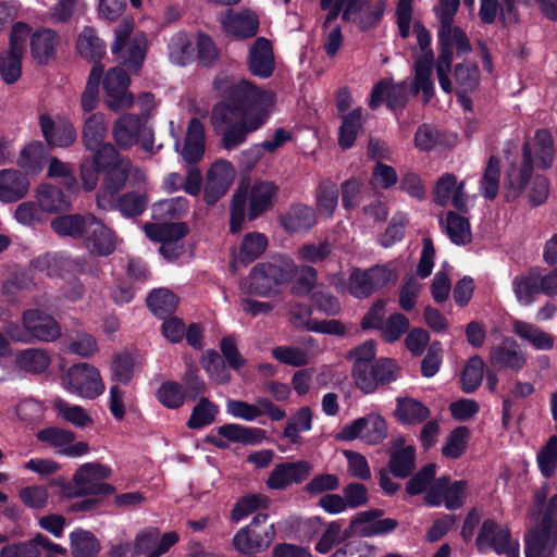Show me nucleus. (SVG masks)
<instances>
[{
  "label": "nucleus",
  "instance_id": "40",
  "mask_svg": "<svg viewBox=\"0 0 557 557\" xmlns=\"http://www.w3.org/2000/svg\"><path fill=\"white\" fill-rule=\"evenodd\" d=\"M16 366L30 374H42L51 366V357L41 348H26L21 350L15 358Z\"/></svg>",
  "mask_w": 557,
  "mask_h": 557
},
{
  "label": "nucleus",
  "instance_id": "46",
  "mask_svg": "<svg viewBox=\"0 0 557 557\" xmlns=\"http://www.w3.org/2000/svg\"><path fill=\"white\" fill-rule=\"evenodd\" d=\"M313 413L310 407L304 406L299 408L286 422L283 430V437L287 438L290 444L297 445L301 443L299 433L308 432L312 429Z\"/></svg>",
  "mask_w": 557,
  "mask_h": 557
},
{
  "label": "nucleus",
  "instance_id": "64",
  "mask_svg": "<svg viewBox=\"0 0 557 557\" xmlns=\"http://www.w3.org/2000/svg\"><path fill=\"white\" fill-rule=\"evenodd\" d=\"M536 461L542 475L550 479L557 469V436L552 435L540 449Z\"/></svg>",
  "mask_w": 557,
  "mask_h": 557
},
{
  "label": "nucleus",
  "instance_id": "29",
  "mask_svg": "<svg viewBox=\"0 0 557 557\" xmlns=\"http://www.w3.org/2000/svg\"><path fill=\"white\" fill-rule=\"evenodd\" d=\"M317 223L314 210L304 203L292 205L280 215V224L289 234L307 233Z\"/></svg>",
  "mask_w": 557,
  "mask_h": 557
},
{
  "label": "nucleus",
  "instance_id": "10",
  "mask_svg": "<svg viewBox=\"0 0 557 557\" xmlns=\"http://www.w3.org/2000/svg\"><path fill=\"white\" fill-rule=\"evenodd\" d=\"M62 380L72 394L87 399L97 398L106 388L99 370L87 362L71 366Z\"/></svg>",
  "mask_w": 557,
  "mask_h": 557
},
{
  "label": "nucleus",
  "instance_id": "30",
  "mask_svg": "<svg viewBox=\"0 0 557 557\" xmlns=\"http://www.w3.org/2000/svg\"><path fill=\"white\" fill-rule=\"evenodd\" d=\"M206 150V133L202 122L193 117L188 122L187 133L182 150V157L188 164L198 163Z\"/></svg>",
  "mask_w": 557,
  "mask_h": 557
},
{
  "label": "nucleus",
  "instance_id": "43",
  "mask_svg": "<svg viewBox=\"0 0 557 557\" xmlns=\"http://www.w3.org/2000/svg\"><path fill=\"white\" fill-rule=\"evenodd\" d=\"M450 145L446 133L440 131L434 125L423 123L414 133V146L421 151H432L444 149Z\"/></svg>",
  "mask_w": 557,
  "mask_h": 557
},
{
  "label": "nucleus",
  "instance_id": "7",
  "mask_svg": "<svg viewBox=\"0 0 557 557\" xmlns=\"http://www.w3.org/2000/svg\"><path fill=\"white\" fill-rule=\"evenodd\" d=\"M396 277V269L391 263L375 264L366 270L354 268L348 277L347 290L352 297L364 299Z\"/></svg>",
  "mask_w": 557,
  "mask_h": 557
},
{
  "label": "nucleus",
  "instance_id": "27",
  "mask_svg": "<svg viewBox=\"0 0 557 557\" xmlns=\"http://www.w3.org/2000/svg\"><path fill=\"white\" fill-rule=\"evenodd\" d=\"M59 42V34L52 28L41 27L33 33L29 40V49L36 63L47 65L50 61L54 60Z\"/></svg>",
  "mask_w": 557,
  "mask_h": 557
},
{
  "label": "nucleus",
  "instance_id": "36",
  "mask_svg": "<svg viewBox=\"0 0 557 557\" xmlns=\"http://www.w3.org/2000/svg\"><path fill=\"white\" fill-rule=\"evenodd\" d=\"M37 201L44 212L60 213L72 209V200L61 187L52 184H40L36 193Z\"/></svg>",
  "mask_w": 557,
  "mask_h": 557
},
{
  "label": "nucleus",
  "instance_id": "60",
  "mask_svg": "<svg viewBox=\"0 0 557 557\" xmlns=\"http://www.w3.org/2000/svg\"><path fill=\"white\" fill-rule=\"evenodd\" d=\"M470 432L467 426L460 425L449 432L446 443L442 447V455L448 459L460 458L467 449Z\"/></svg>",
  "mask_w": 557,
  "mask_h": 557
},
{
  "label": "nucleus",
  "instance_id": "17",
  "mask_svg": "<svg viewBox=\"0 0 557 557\" xmlns=\"http://www.w3.org/2000/svg\"><path fill=\"white\" fill-rule=\"evenodd\" d=\"M511 541L509 527L499 524L494 519L488 518L480 527L475 539V546L480 554L493 550L496 555H504Z\"/></svg>",
  "mask_w": 557,
  "mask_h": 557
},
{
  "label": "nucleus",
  "instance_id": "63",
  "mask_svg": "<svg viewBox=\"0 0 557 557\" xmlns=\"http://www.w3.org/2000/svg\"><path fill=\"white\" fill-rule=\"evenodd\" d=\"M338 203V187L332 181H323L317 190V208L321 215L332 216Z\"/></svg>",
  "mask_w": 557,
  "mask_h": 557
},
{
  "label": "nucleus",
  "instance_id": "45",
  "mask_svg": "<svg viewBox=\"0 0 557 557\" xmlns=\"http://www.w3.org/2000/svg\"><path fill=\"white\" fill-rule=\"evenodd\" d=\"M70 546L73 557H97L100 543L90 531L76 528L70 533Z\"/></svg>",
  "mask_w": 557,
  "mask_h": 557
},
{
  "label": "nucleus",
  "instance_id": "32",
  "mask_svg": "<svg viewBox=\"0 0 557 557\" xmlns=\"http://www.w3.org/2000/svg\"><path fill=\"white\" fill-rule=\"evenodd\" d=\"M94 213H70L53 218L51 230L60 237L83 239Z\"/></svg>",
  "mask_w": 557,
  "mask_h": 557
},
{
  "label": "nucleus",
  "instance_id": "53",
  "mask_svg": "<svg viewBox=\"0 0 557 557\" xmlns=\"http://www.w3.org/2000/svg\"><path fill=\"white\" fill-rule=\"evenodd\" d=\"M180 383L183 385V393L186 400L196 401L201 397H206L207 384L197 366L188 363L185 372L181 376Z\"/></svg>",
  "mask_w": 557,
  "mask_h": 557
},
{
  "label": "nucleus",
  "instance_id": "3",
  "mask_svg": "<svg viewBox=\"0 0 557 557\" xmlns=\"http://www.w3.org/2000/svg\"><path fill=\"white\" fill-rule=\"evenodd\" d=\"M296 274L297 265L292 258L274 256L252 267L247 278V293L258 297L274 296L293 282Z\"/></svg>",
  "mask_w": 557,
  "mask_h": 557
},
{
  "label": "nucleus",
  "instance_id": "20",
  "mask_svg": "<svg viewBox=\"0 0 557 557\" xmlns=\"http://www.w3.org/2000/svg\"><path fill=\"white\" fill-rule=\"evenodd\" d=\"M490 362L499 371L518 373L527 364V357L513 337H505L500 344L491 348Z\"/></svg>",
  "mask_w": 557,
  "mask_h": 557
},
{
  "label": "nucleus",
  "instance_id": "31",
  "mask_svg": "<svg viewBox=\"0 0 557 557\" xmlns=\"http://www.w3.org/2000/svg\"><path fill=\"white\" fill-rule=\"evenodd\" d=\"M456 34L453 30L438 29L437 39L440 46L438 57L435 63V69H442L445 71H451V64L454 59V46L456 47L457 57H463L472 51V46L467 37L465 48H460Z\"/></svg>",
  "mask_w": 557,
  "mask_h": 557
},
{
  "label": "nucleus",
  "instance_id": "44",
  "mask_svg": "<svg viewBox=\"0 0 557 557\" xmlns=\"http://www.w3.org/2000/svg\"><path fill=\"white\" fill-rule=\"evenodd\" d=\"M108 127L106 123V115L103 113H92L89 115L83 127V144L87 150L99 148L104 145Z\"/></svg>",
  "mask_w": 557,
  "mask_h": 557
},
{
  "label": "nucleus",
  "instance_id": "24",
  "mask_svg": "<svg viewBox=\"0 0 557 557\" xmlns=\"http://www.w3.org/2000/svg\"><path fill=\"white\" fill-rule=\"evenodd\" d=\"M233 168L226 160L215 161L207 173L203 190V201L214 206L228 190Z\"/></svg>",
  "mask_w": 557,
  "mask_h": 557
},
{
  "label": "nucleus",
  "instance_id": "37",
  "mask_svg": "<svg viewBox=\"0 0 557 557\" xmlns=\"http://www.w3.org/2000/svg\"><path fill=\"white\" fill-rule=\"evenodd\" d=\"M146 236L156 243H177L189 234L185 222L146 223Z\"/></svg>",
  "mask_w": 557,
  "mask_h": 557
},
{
  "label": "nucleus",
  "instance_id": "52",
  "mask_svg": "<svg viewBox=\"0 0 557 557\" xmlns=\"http://www.w3.org/2000/svg\"><path fill=\"white\" fill-rule=\"evenodd\" d=\"M459 4L460 0H440V9L435 10V14L440 21L438 29L455 32L456 39H458L462 49L467 42V34L459 26H454V17L459 9Z\"/></svg>",
  "mask_w": 557,
  "mask_h": 557
},
{
  "label": "nucleus",
  "instance_id": "55",
  "mask_svg": "<svg viewBox=\"0 0 557 557\" xmlns=\"http://www.w3.org/2000/svg\"><path fill=\"white\" fill-rule=\"evenodd\" d=\"M500 160L491 156L480 181L481 195L487 200H494L499 190Z\"/></svg>",
  "mask_w": 557,
  "mask_h": 557
},
{
  "label": "nucleus",
  "instance_id": "16",
  "mask_svg": "<svg viewBox=\"0 0 557 557\" xmlns=\"http://www.w3.org/2000/svg\"><path fill=\"white\" fill-rule=\"evenodd\" d=\"M226 411L245 421H253L263 414L268 416L271 421H281L286 418V411L267 397H258L256 404L230 399L226 404Z\"/></svg>",
  "mask_w": 557,
  "mask_h": 557
},
{
  "label": "nucleus",
  "instance_id": "38",
  "mask_svg": "<svg viewBox=\"0 0 557 557\" xmlns=\"http://www.w3.org/2000/svg\"><path fill=\"white\" fill-rule=\"evenodd\" d=\"M269 245L268 237L260 232L247 233L240 243L235 262L244 267L255 262L267 250Z\"/></svg>",
  "mask_w": 557,
  "mask_h": 557
},
{
  "label": "nucleus",
  "instance_id": "13",
  "mask_svg": "<svg viewBox=\"0 0 557 557\" xmlns=\"http://www.w3.org/2000/svg\"><path fill=\"white\" fill-rule=\"evenodd\" d=\"M180 540L175 531L161 535L159 528L147 527L140 530L134 540L133 553L135 557H161L166 554Z\"/></svg>",
  "mask_w": 557,
  "mask_h": 557
},
{
  "label": "nucleus",
  "instance_id": "6",
  "mask_svg": "<svg viewBox=\"0 0 557 557\" xmlns=\"http://www.w3.org/2000/svg\"><path fill=\"white\" fill-rule=\"evenodd\" d=\"M113 138L119 148L127 150L139 144L145 151H151L154 144L153 129L147 125V117L124 113L113 124Z\"/></svg>",
  "mask_w": 557,
  "mask_h": 557
},
{
  "label": "nucleus",
  "instance_id": "1",
  "mask_svg": "<svg viewBox=\"0 0 557 557\" xmlns=\"http://www.w3.org/2000/svg\"><path fill=\"white\" fill-rule=\"evenodd\" d=\"M212 89L219 101L212 107L211 124L221 137L222 148L235 150L268 123L273 97L246 78L226 75L216 76Z\"/></svg>",
  "mask_w": 557,
  "mask_h": 557
},
{
  "label": "nucleus",
  "instance_id": "58",
  "mask_svg": "<svg viewBox=\"0 0 557 557\" xmlns=\"http://www.w3.org/2000/svg\"><path fill=\"white\" fill-rule=\"evenodd\" d=\"M149 203L148 195L139 191H127L117 199V209L125 218H136L145 212Z\"/></svg>",
  "mask_w": 557,
  "mask_h": 557
},
{
  "label": "nucleus",
  "instance_id": "8",
  "mask_svg": "<svg viewBox=\"0 0 557 557\" xmlns=\"http://www.w3.org/2000/svg\"><path fill=\"white\" fill-rule=\"evenodd\" d=\"M534 176L533 148L525 141L521 148V160L511 162L505 170L503 184L506 201H515L525 193Z\"/></svg>",
  "mask_w": 557,
  "mask_h": 557
},
{
  "label": "nucleus",
  "instance_id": "22",
  "mask_svg": "<svg viewBox=\"0 0 557 557\" xmlns=\"http://www.w3.org/2000/svg\"><path fill=\"white\" fill-rule=\"evenodd\" d=\"M383 101L392 112H401L408 102L406 84H394L383 79L377 82L371 90L369 107L375 110Z\"/></svg>",
  "mask_w": 557,
  "mask_h": 557
},
{
  "label": "nucleus",
  "instance_id": "33",
  "mask_svg": "<svg viewBox=\"0 0 557 557\" xmlns=\"http://www.w3.org/2000/svg\"><path fill=\"white\" fill-rule=\"evenodd\" d=\"M434 67V53L428 51L425 54H420L414 61V82L413 94L419 91L423 95L424 103L430 102L434 96V83L431 78Z\"/></svg>",
  "mask_w": 557,
  "mask_h": 557
},
{
  "label": "nucleus",
  "instance_id": "26",
  "mask_svg": "<svg viewBox=\"0 0 557 557\" xmlns=\"http://www.w3.org/2000/svg\"><path fill=\"white\" fill-rule=\"evenodd\" d=\"M275 69L274 54L271 41L265 37H258L248 52V70L260 78H269Z\"/></svg>",
  "mask_w": 557,
  "mask_h": 557
},
{
  "label": "nucleus",
  "instance_id": "47",
  "mask_svg": "<svg viewBox=\"0 0 557 557\" xmlns=\"http://www.w3.org/2000/svg\"><path fill=\"white\" fill-rule=\"evenodd\" d=\"M385 9L386 4L381 0L375 3L370 11L358 15L356 12L344 5L341 12V17L346 23L355 22L361 32H368L379 25L384 15Z\"/></svg>",
  "mask_w": 557,
  "mask_h": 557
},
{
  "label": "nucleus",
  "instance_id": "2",
  "mask_svg": "<svg viewBox=\"0 0 557 557\" xmlns=\"http://www.w3.org/2000/svg\"><path fill=\"white\" fill-rule=\"evenodd\" d=\"M277 190V186L269 181L255 182L251 187L240 185L230 205V233L235 235L243 230L247 202V218L255 221L272 209Z\"/></svg>",
  "mask_w": 557,
  "mask_h": 557
},
{
  "label": "nucleus",
  "instance_id": "42",
  "mask_svg": "<svg viewBox=\"0 0 557 557\" xmlns=\"http://www.w3.org/2000/svg\"><path fill=\"white\" fill-rule=\"evenodd\" d=\"M146 305L156 317L165 319L175 312L178 297L168 288H154L148 294Z\"/></svg>",
  "mask_w": 557,
  "mask_h": 557
},
{
  "label": "nucleus",
  "instance_id": "56",
  "mask_svg": "<svg viewBox=\"0 0 557 557\" xmlns=\"http://www.w3.org/2000/svg\"><path fill=\"white\" fill-rule=\"evenodd\" d=\"M484 361L479 355L470 357L461 373V389L471 394L481 385L484 375Z\"/></svg>",
  "mask_w": 557,
  "mask_h": 557
},
{
  "label": "nucleus",
  "instance_id": "49",
  "mask_svg": "<svg viewBox=\"0 0 557 557\" xmlns=\"http://www.w3.org/2000/svg\"><path fill=\"white\" fill-rule=\"evenodd\" d=\"M219 412L220 409L215 403L208 397H201L194 406L186 425L190 430L203 429L216 420Z\"/></svg>",
  "mask_w": 557,
  "mask_h": 557
},
{
  "label": "nucleus",
  "instance_id": "15",
  "mask_svg": "<svg viewBox=\"0 0 557 557\" xmlns=\"http://www.w3.org/2000/svg\"><path fill=\"white\" fill-rule=\"evenodd\" d=\"M216 433L219 436L207 435L205 443L223 450L230 447L228 442L240 443L243 445H256L261 443L265 437L264 430L237 423H225L216 428Z\"/></svg>",
  "mask_w": 557,
  "mask_h": 557
},
{
  "label": "nucleus",
  "instance_id": "23",
  "mask_svg": "<svg viewBox=\"0 0 557 557\" xmlns=\"http://www.w3.org/2000/svg\"><path fill=\"white\" fill-rule=\"evenodd\" d=\"M39 125L42 136L49 146L67 148L77 138V132L73 123L63 116H58L57 120H53L48 114H41L39 116Z\"/></svg>",
  "mask_w": 557,
  "mask_h": 557
},
{
  "label": "nucleus",
  "instance_id": "11",
  "mask_svg": "<svg viewBox=\"0 0 557 557\" xmlns=\"http://www.w3.org/2000/svg\"><path fill=\"white\" fill-rule=\"evenodd\" d=\"M28 30V25L23 22L14 24L9 48L0 53V76L8 85L15 84L22 76V59Z\"/></svg>",
  "mask_w": 557,
  "mask_h": 557
},
{
  "label": "nucleus",
  "instance_id": "4",
  "mask_svg": "<svg viewBox=\"0 0 557 557\" xmlns=\"http://www.w3.org/2000/svg\"><path fill=\"white\" fill-rule=\"evenodd\" d=\"M134 29L132 18H123L114 30L111 52L123 69L131 74L140 73L148 51V40L144 33L131 37Z\"/></svg>",
  "mask_w": 557,
  "mask_h": 557
},
{
  "label": "nucleus",
  "instance_id": "62",
  "mask_svg": "<svg viewBox=\"0 0 557 557\" xmlns=\"http://www.w3.org/2000/svg\"><path fill=\"white\" fill-rule=\"evenodd\" d=\"M537 273L518 275L512 281V290L519 302L528 306L534 301V295L540 294Z\"/></svg>",
  "mask_w": 557,
  "mask_h": 557
},
{
  "label": "nucleus",
  "instance_id": "59",
  "mask_svg": "<svg viewBox=\"0 0 557 557\" xmlns=\"http://www.w3.org/2000/svg\"><path fill=\"white\" fill-rule=\"evenodd\" d=\"M158 401L168 409L181 408L186 398L183 393V385L173 380L164 381L156 392Z\"/></svg>",
  "mask_w": 557,
  "mask_h": 557
},
{
  "label": "nucleus",
  "instance_id": "28",
  "mask_svg": "<svg viewBox=\"0 0 557 557\" xmlns=\"http://www.w3.org/2000/svg\"><path fill=\"white\" fill-rule=\"evenodd\" d=\"M29 189L26 174L14 169L0 171V201L12 203L23 199Z\"/></svg>",
  "mask_w": 557,
  "mask_h": 557
},
{
  "label": "nucleus",
  "instance_id": "18",
  "mask_svg": "<svg viewBox=\"0 0 557 557\" xmlns=\"http://www.w3.org/2000/svg\"><path fill=\"white\" fill-rule=\"evenodd\" d=\"M312 465L307 460L277 463L270 472L265 484L270 490L284 491L292 484H301L312 472Z\"/></svg>",
  "mask_w": 557,
  "mask_h": 557
},
{
  "label": "nucleus",
  "instance_id": "9",
  "mask_svg": "<svg viewBox=\"0 0 557 557\" xmlns=\"http://www.w3.org/2000/svg\"><path fill=\"white\" fill-rule=\"evenodd\" d=\"M111 469L99 462H87L82 465L73 475V482L77 497L84 496H109L115 492L114 485L104 483L111 475Z\"/></svg>",
  "mask_w": 557,
  "mask_h": 557
},
{
  "label": "nucleus",
  "instance_id": "41",
  "mask_svg": "<svg viewBox=\"0 0 557 557\" xmlns=\"http://www.w3.org/2000/svg\"><path fill=\"white\" fill-rule=\"evenodd\" d=\"M338 128V146L343 150L350 149L362 129V108L358 107L341 116Z\"/></svg>",
  "mask_w": 557,
  "mask_h": 557
},
{
  "label": "nucleus",
  "instance_id": "39",
  "mask_svg": "<svg viewBox=\"0 0 557 557\" xmlns=\"http://www.w3.org/2000/svg\"><path fill=\"white\" fill-rule=\"evenodd\" d=\"M416 447L409 445L403 449H391L387 462L388 471L397 479L409 478L416 468Z\"/></svg>",
  "mask_w": 557,
  "mask_h": 557
},
{
  "label": "nucleus",
  "instance_id": "48",
  "mask_svg": "<svg viewBox=\"0 0 557 557\" xmlns=\"http://www.w3.org/2000/svg\"><path fill=\"white\" fill-rule=\"evenodd\" d=\"M189 209V201L185 197H175L160 200L152 205L151 216L156 221H170L182 219Z\"/></svg>",
  "mask_w": 557,
  "mask_h": 557
},
{
  "label": "nucleus",
  "instance_id": "35",
  "mask_svg": "<svg viewBox=\"0 0 557 557\" xmlns=\"http://www.w3.org/2000/svg\"><path fill=\"white\" fill-rule=\"evenodd\" d=\"M76 51L88 62L102 61L107 53V45L91 26H84L76 39Z\"/></svg>",
  "mask_w": 557,
  "mask_h": 557
},
{
  "label": "nucleus",
  "instance_id": "54",
  "mask_svg": "<svg viewBox=\"0 0 557 557\" xmlns=\"http://www.w3.org/2000/svg\"><path fill=\"white\" fill-rule=\"evenodd\" d=\"M455 90L475 91L480 85V69L474 62L457 63L453 71Z\"/></svg>",
  "mask_w": 557,
  "mask_h": 557
},
{
  "label": "nucleus",
  "instance_id": "25",
  "mask_svg": "<svg viewBox=\"0 0 557 557\" xmlns=\"http://www.w3.org/2000/svg\"><path fill=\"white\" fill-rule=\"evenodd\" d=\"M66 555L67 549L52 542L42 533H36L30 540L4 545L0 550V557H39L40 549Z\"/></svg>",
  "mask_w": 557,
  "mask_h": 557
},
{
  "label": "nucleus",
  "instance_id": "50",
  "mask_svg": "<svg viewBox=\"0 0 557 557\" xmlns=\"http://www.w3.org/2000/svg\"><path fill=\"white\" fill-rule=\"evenodd\" d=\"M446 234L457 246H465L472 240L470 221L456 211L446 213Z\"/></svg>",
  "mask_w": 557,
  "mask_h": 557
},
{
  "label": "nucleus",
  "instance_id": "61",
  "mask_svg": "<svg viewBox=\"0 0 557 557\" xmlns=\"http://www.w3.org/2000/svg\"><path fill=\"white\" fill-rule=\"evenodd\" d=\"M409 223L408 215L403 212L395 213L385 232L380 236L379 244L384 248H389L401 242L406 235V227Z\"/></svg>",
  "mask_w": 557,
  "mask_h": 557
},
{
  "label": "nucleus",
  "instance_id": "19",
  "mask_svg": "<svg viewBox=\"0 0 557 557\" xmlns=\"http://www.w3.org/2000/svg\"><path fill=\"white\" fill-rule=\"evenodd\" d=\"M22 323L27 329L29 341L54 342L61 336L59 322L40 309H27L22 314Z\"/></svg>",
  "mask_w": 557,
  "mask_h": 557
},
{
  "label": "nucleus",
  "instance_id": "12",
  "mask_svg": "<svg viewBox=\"0 0 557 557\" xmlns=\"http://www.w3.org/2000/svg\"><path fill=\"white\" fill-rule=\"evenodd\" d=\"M129 74L121 66H113L103 76L104 102L115 113L127 110L134 104V96L129 91Z\"/></svg>",
  "mask_w": 557,
  "mask_h": 557
},
{
  "label": "nucleus",
  "instance_id": "21",
  "mask_svg": "<svg viewBox=\"0 0 557 557\" xmlns=\"http://www.w3.org/2000/svg\"><path fill=\"white\" fill-rule=\"evenodd\" d=\"M220 23L224 34L235 39L255 37L260 25L259 17L255 12L249 10L234 12L232 9L221 16Z\"/></svg>",
  "mask_w": 557,
  "mask_h": 557
},
{
  "label": "nucleus",
  "instance_id": "5",
  "mask_svg": "<svg viewBox=\"0 0 557 557\" xmlns=\"http://www.w3.org/2000/svg\"><path fill=\"white\" fill-rule=\"evenodd\" d=\"M276 530L273 523H269V515L258 512L249 524L239 529L233 540L235 549L245 555L265 552L274 541Z\"/></svg>",
  "mask_w": 557,
  "mask_h": 557
},
{
  "label": "nucleus",
  "instance_id": "57",
  "mask_svg": "<svg viewBox=\"0 0 557 557\" xmlns=\"http://www.w3.org/2000/svg\"><path fill=\"white\" fill-rule=\"evenodd\" d=\"M270 499L263 494H247L240 497L231 510L233 522H239L259 508H268Z\"/></svg>",
  "mask_w": 557,
  "mask_h": 557
},
{
  "label": "nucleus",
  "instance_id": "51",
  "mask_svg": "<svg viewBox=\"0 0 557 557\" xmlns=\"http://www.w3.org/2000/svg\"><path fill=\"white\" fill-rule=\"evenodd\" d=\"M171 62L178 66H185L194 60L193 42L185 32H178L171 37L168 45Z\"/></svg>",
  "mask_w": 557,
  "mask_h": 557
},
{
  "label": "nucleus",
  "instance_id": "34",
  "mask_svg": "<svg viewBox=\"0 0 557 557\" xmlns=\"http://www.w3.org/2000/svg\"><path fill=\"white\" fill-rule=\"evenodd\" d=\"M395 419L404 425H417L431 417V410L420 400L406 396L396 398Z\"/></svg>",
  "mask_w": 557,
  "mask_h": 557
},
{
  "label": "nucleus",
  "instance_id": "14",
  "mask_svg": "<svg viewBox=\"0 0 557 557\" xmlns=\"http://www.w3.org/2000/svg\"><path fill=\"white\" fill-rule=\"evenodd\" d=\"M82 240L89 255L98 258L113 255L117 247L116 233L95 214Z\"/></svg>",
  "mask_w": 557,
  "mask_h": 557
}]
</instances>
